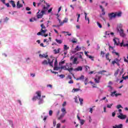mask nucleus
<instances>
[{"label":"nucleus","mask_w":128,"mask_h":128,"mask_svg":"<svg viewBox=\"0 0 128 128\" xmlns=\"http://www.w3.org/2000/svg\"><path fill=\"white\" fill-rule=\"evenodd\" d=\"M122 28V25L120 24L119 28H117V30L122 38H124L126 36V34H124V30Z\"/></svg>","instance_id":"f257e3e1"},{"label":"nucleus","mask_w":128,"mask_h":128,"mask_svg":"<svg viewBox=\"0 0 128 128\" xmlns=\"http://www.w3.org/2000/svg\"><path fill=\"white\" fill-rule=\"evenodd\" d=\"M100 8L102 10V14H100V18H102L104 20H106L104 18L102 17V16H104V14H106V12H104V8L102 5L100 6Z\"/></svg>","instance_id":"f03ea898"},{"label":"nucleus","mask_w":128,"mask_h":128,"mask_svg":"<svg viewBox=\"0 0 128 128\" xmlns=\"http://www.w3.org/2000/svg\"><path fill=\"white\" fill-rule=\"evenodd\" d=\"M40 26H41V32L43 33V34H46V32H48V30H46V26H44V24H40Z\"/></svg>","instance_id":"7ed1b4c3"},{"label":"nucleus","mask_w":128,"mask_h":128,"mask_svg":"<svg viewBox=\"0 0 128 128\" xmlns=\"http://www.w3.org/2000/svg\"><path fill=\"white\" fill-rule=\"evenodd\" d=\"M108 16L109 18V20H112V18H116V12H112L108 14Z\"/></svg>","instance_id":"20e7f679"},{"label":"nucleus","mask_w":128,"mask_h":128,"mask_svg":"<svg viewBox=\"0 0 128 128\" xmlns=\"http://www.w3.org/2000/svg\"><path fill=\"white\" fill-rule=\"evenodd\" d=\"M80 50H82V48L78 46H77L76 47L74 48V50L72 51V54H76V52H80Z\"/></svg>","instance_id":"39448f33"},{"label":"nucleus","mask_w":128,"mask_h":128,"mask_svg":"<svg viewBox=\"0 0 128 128\" xmlns=\"http://www.w3.org/2000/svg\"><path fill=\"white\" fill-rule=\"evenodd\" d=\"M120 114L118 116V118L120 120H126V115L123 114L122 113H120Z\"/></svg>","instance_id":"423d86ee"},{"label":"nucleus","mask_w":128,"mask_h":128,"mask_svg":"<svg viewBox=\"0 0 128 128\" xmlns=\"http://www.w3.org/2000/svg\"><path fill=\"white\" fill-rule=\"evenodd\" d=\"M45 12H44V10L41 11L40 14H37V18H42V16L44 14Z\"/></svg>","instance_id":"0eeeda50"},{"label":"nucleus","mask_w":128,"mask_h":128,"mask_svg":"<svg viewBox=\"0 0 128 128\" xmlns=\"http://www.w3.org/2000/svg\"><path fill=\"white\" fill-rule=\"evenodd\" d=\"M113 42H114V45L118 46V44H120V40L118 38H114Z\"/></svg>","instance_id":"6e6552de"},{"label":"nucleus","mask_w":128,"mask_h":128,"mask_svg":"<svg viewBox=\"0 0 128 128\" xmlns=\"http://www.w3.org/2000/svg\"><path fill=\"white\" fill-rule=\"evenodd\" d=\"M48 64H50V66H52V68H54V62L55 59H52V61H50V58H48Z\"/></svg>","instance_id":"1a4fd4ad"},{"label":"nucleus","mask_w":128,"mask_h":128,"mask_svg":"<svg viewBox=\"0 0 128 128\" xmlns=\"http://www.w3.org/2000/svg\"><path fill=\"white\" fill-rule=\"evenodd\" d=\"M48 64H50V66H52V68H54V62L55 59H52V61H50V58H48Z\"/></svg>","instance_id":"9d476101"},{"label":"nucleus","mask_w":128,"mask_h":128,"mask_svg":"<svg viewBox=\"0 0 128 128\" xmlns=\"http://www.w3.org/2000/svg\"><path fill=\"white\" fill-rule=\"evenodd\" d=\"M114 95L116 96H122V94H116V91L111 92L110 96H114Z\"/></svg>","instance_id":"9b49d317"},{"label":"nucleus","mask_w":128,"mask_h":128,"mask_svg":"<svg viewBox=\"0 0 128 128\" xmlns=\"http://www.w3.org/2000/svg\"><path fill=\"white\" fill-rule=\"evenodd\" d=\"M39 56L40 58H48V56L44 54H40Z\"/></svg>","instance_id":"f8f14e48"},{"label":"nucleus","mask_w":128,"mask_h":128,"mask_svg":"<svg viewBox=\"0 0 128 128\" xmlns=\"http://www.w3.org/2000/svg\"><path fill=\"white\" fill-rule=\"evenodd\" d=\"M82 67L79 66L74 70V72H82Z\"/></svg>","instance_id":"ddd939ff"},{"label":"nucleus","mask_w":128,"mask_h":128,"mask_svg":"<svg viewBox=\"0 0 128 128\" xmlns=\"http://www.w3.org/2000/svg\"><path fill=\"white\" fill-rule=\"evenodd\" d=\"M120 72V69L118 68L116 70L115 72L114 76L117 78V80H118V72Z\"/></svg>","instance_id":"4468645a"},{"label":"nucleus","mask_w":128,"mask_h":128,"mask_svg":"<svg viewBox=\"0 0 128 128\" xmlns=\"http://www.w3.org/2000/svg\"><path fill=\"white\" fill-rule=\"evenodd\" d=\"M36 94H37V96L38 98H42V92L38 91L36 92Z\"/></svg>","instance_id":"2eb2a0df"},{"label":"nucleus","mask_w":128,"mask_h":128,"mask_svg":"<svg viewBox=\"0 0 128 128\" xmlns=\"http://www.w3.org/2000/svg\"><path fill=\"white\" fill-rule=\"evenodd\" d=\"M122 124H120L119 125L113 126V128H122Z\"/></svg>","instance_id":"dca6fc26"},{"label":"nucleus","mask_w":128,"mask_h":128,"mask_svg":"<svg viewBox=\"0 0 128 128\" xmlns=\"http://www.w3.org/2000/svg\"><path fill=\"white\" fill-rule=\"evenodd\" d=\"M42 64L44 66H48V61L46 60H44L43 62H42Z\"/></svg>","instance_id":"f3484780"},{"label":"nucleus","mask_w":128,"mask_h":128,"mask_svg":"<svg viewBox=\"0 0 128 128\" xmlns=\"http://www.w3.org/2000/svg\"><path fill=\"white\" fill-rule=\"evenodd\" d=\"M16 4L17 8H22V4H20V1H18Z\"/></svg>","instance_id":"a211bd4d"},{"label":"nucleus","mask_w":128,"mask_h":128,"mask_svg":"<svg viewBox=\"0 0 128 128\" xmlns=\"http://www.w3.org/2000/svg\"><path fill=\"white\" fill-rule=\"evenodd\" d=\"M65 70H68V72H72V70H74V68H69L68 67V68H65Z\"/></svg>","instance_id":"6ab92c4d"},{"label":"nucleus","mask_w":128,"mask_h":128,"mask_svg":"<svg viewBox=\"0 0 128 128\" xmlns=\"http://www.w3.org/2000/svg\"><path fill=\"white\" fill-rule=\"evenodd\" d=\"M80 54H84V52H82L76 53V54H77V56H78L79 58H81V60H82V56Z\"/></svg>","instance_id":"aec40b11"},{"label":"nucleus","mask_w":128,"mask_h":128,"mask_svg":"<svg viewBox=\"0 0 128 128\" xmlns=\"http://www.w3.org/2000/svg\"><path fill=\"white\" fill-rule=\"evenodd\" d=\"M60 48H58V50L54 49V54H60Z\"/></svg>","instance_id":"412c9836"},{"label":"nucleus","mask_w":128,"mask_h":128,"mask_svg":"<svg viewBox=\"0 0 128 128\" xmlns=\"http://www.w3.org/2000/svg\"><path fill=\"white\" fill-rule=\"evenodd\" d=\"M84 14H85V20H88V24H90V18H86V16H88V14H86V12H84Z\"/></svg>","instance_id":"4be33fe9"},{"label":"nucleus","mask_w":128,"mask_h":128,"mask_svg":"<svg viewBox=\"0 0 128 128\" xmlns=\"http://www.w3.org/2000/svg\"><path fill=\"white\" fill-rule=\"evenodd\" d=\"M10 4H11L12 6V8H16V4L14 3V0H10Z\"/></svg>","instance_id":"5701e85b"},{"label":"nucleus","mask_w":128,"mask_h":128,"mask_svg":"<svg viewBox=\"0 0 128 128\" xmlns=\"http://www.w3.org/2000/svg\"><path fill=\"white\" fill-rule=\"evenodd\" d=\"M115 14H116V16H118V18H120V16H122V12H116Z\"/></svg>","instance_id":"b1692460"},{"label":"nucleus","mask_w":128,"mask_h":128,"mask_svg":"<svg viewBox=\"0 0 128 128\" xmlns=\"http://www.w3.org/2000/svg\"><path fill=\"white\" fill-rule=\"evenodd\" d=\"M104 72H106V71L103 70L98 72V74H103V76H104Z\"/></svg>","instance_id":"393cba45"},{"label":"nucleus","mask_w":128,"mask_h":128,"mask_svg":"<svg viewBox=\"0 0 128 128\" xmlns=\"http://www.w3.org/2000/svg\"><path fill=\"white\" fill-rule=\"evenodd\" d=\"M106 58L110 62V53L108 52L106 54Z\"/></svg>","instance_id":"a878e982"},{"label":"nucleus","mask_w":128,"mask_h":128,"mask_svg":"<svg viewBox=\"0 0 128 128\" xmlns=\"http://www.w3.org/2000/svg\"><path fill=\"white\" fill-rule=\"evenodd\" d=\"M66 114H61L60 116L58 118V120H62V118H64V116Z\"/></svg>","instance_id":"bb28decb"},{"label":"nucleus","mask_w":128,"mask_h":128,"mask_svg":"<svg viewBox=\"0 0 128 128\" xmlns=\"http://www.w3.org/2000/svg\"><path fill=\"white\" fill-rule=\"evenodd\" d=\"M61 112H62V114H66V108H62L61 110Z\"/></svg>","instance_id":"cd10ccee"},{"label":"nucleus","mask_w":128,"mask_h":128,"mask_svg":"<svg viewBox=\"0 0 128 128\" xmlns=\"http://www.w3.org/2000/svg\"><path fill=\"white\" fill-rule=\"evenodd\" d=\"M56 42L60 44L62 43V41L60 40L56 39Z\"/></svg>","instance_id":"c85d7f7f"},{"label":"nucleus","mask_w":128,"mask_h":128,"mask_svg":"<svg viewBox=\"0 0 128 128\" xmlns=\"http://www.w3.org/2000/svg\"><path fill=\"white\" fill-rule=\"evenodd\" d=\"M76 62H78V58H74L72 62L73 64H77Z\"/></svg>","instance_id":"c756f323"},{"label":"nucleus","mask_w":128,"mask_h":128,"mask_svg":"<svg viewBox=\"0 0 128 128\" xmlns=\"http://www.w3.org/2000/svg\"><path fill=\"white\" fill-rule=\"evenodd\" d=\"M78 98H79V100L80 102V106H82V102H84V99L82 98H80L78 97Z\"/></svg>","instance_id":"7c9ffc66"},{"label":"nucleus","mask_w":128,"mask_h":128,"mask_svg":"<svg viewBox=\"0 0 128 128\" xmlns=\"http://www.w3.org/2000/svg\"><path fill=\"white\" fill-rule=\"evenodd\" d=\"M54 62V66H58V59L56 58Z\"/></svg>","instance_id":"2f4dec72"},{"label":"nucleus","mask_w":128,"mask_h":128,"mask_svg":"<svg viewBox=\"0 0 128 128\" xmlns=\"http://www.w3.org/2000/svg\"><path fill=\"white\" fill-rule=\"evenodd\" d=\"M60 68V67H58V66H54V70H58Z\"/></svg>","instance_id":"473e14b6"},{"label":"nucleus","mask_w":128,"mask_h":128,"mask_svg":"<svg viewBox=\"0 0 128 128\" xmlns=\"http://www.w3.org/2000/svg\"><path fill=\"white\" fill-rule=\"evenodd\" d=\"M42 34H44V33H43L42 30H40V32L37 33V36H44Z\"/></svg>","instance_id":"72a5a7b5"},{"label":"nucleus","mask_w":128,"mask_h":128,"mask_svg":"<svg viewBox=\"0 0 128 128\" xmlns=\"http://www.w3.org/2000/svg\"><path fill=\"white\" fill-rule=\"evenodd\" d=\"M40 101L38 102V104H42L43 100L41 98H38V99Z\"/></svg>","instance_id":"f704fd0d"},{"label":"nucleus","mask_w":128,"mask_h":128,"mask_svg":"<svg viewBox=\"0 0 128 128\" xmlns=\"http://www.w3.org/2000/svg\"><path fill=\"white\" fill-rule=\"evenodd\" d=\"M96 24H97V26H99V28H102V24H100L98 22H96Z\"/></svg>","instance_id":"c9c22d12"},{"label":"nucleus","mask_w":128,"mask_h":128,"mask_svg":"<svg viewBox=\"0 0 128 128\" xmlns=\"http://www.w3.org/2000/svg\"><path fill=\"white\" fill-rule=\"evenodd\" d=\"M84 68H85L86 72H88V70H90V66H85Z\"/></svg>","instance_id":"e433bc0d"},{"label":"nucleus","mask_w":128,"mask_h":128,"mask_svg":"<svg viewBox=\"0 0 128 128\" xmlns=\"http://www.w3.org/2000/svg\"><path fill=\"white\" fill-rule=\"evenodd\" d=\"M64 50H68L70 49V47H68V46L66 45H64Z\"/></svg>","instance_id":"4c0bfd02"},{"label":"nucleus","mask_w":128,"mask_h":128,"mask_svg":"<svg viewBox=\"0 0 128 128\" xmlns=\"http://www.w3.org/2000/svg\"><path fill=\"white\" fill-rule=\"evenodd\" d=\"M32 100L34 101L36 100H38V96H34Z\"/></svg>","instance_id":"58836bf2"},{"label":"nucleus","mask_w":128,"mask_h":128,"mask_svg":"<svg viewBox=\"0 0 128 128\" xmlns=\"http://www.w3.org/2000/svg\"><path fill=\"white\" fill-rule=\"evenodd\" d=\"M84 82V84L86 86V84H88V78H86Z\"/></svg>","instance_id":"ea45409f"},{"label":"nucleus","mask_w":128,"mask_h":128,"mask_svg":"<svg viewBox=\"0 0 128 128\" xmlns=\"http://www.w3.org/2000/svg\"><path fill=\"white\" fill-rule=\"evenodd\" d=\"M74 100H75V102H76V104H78V97H75L74 98Z\"/></svg>","instance_id":"a19ab883"},{"label":"nucleus","mask_w":128,"mask_h":128,"mask_svg":"<svg viewBox=\"0 0 128 128\" xmlns=\"http://www.w3.org/2000/svg\"><path fill=\"white\" fill-rule=\"evenodd\" d=\"M94 82L96 84H100V80L96 78L94 79Z\"/></svg>","instance_id":"79ce46f5"},{"label":"nucleus","mask_w":128,"mask_h":128,"mask_svg":"<svg viewBox=\"0 0 128 128\" xmlns=\"http://www.w3.org/2000/svg\"><path fill=\"white\" fill-rule=\"evenodd\" d=\"M60 24L58 25V26H62L64 25V21L62 22H60Z\"/></svg>","instance_id":"37998d69"},{"label":"nucleus","mask_w":128,"mask_h":128,"mask_svg":"<svg viewBox=\"0 0 128 128\" xmlns=\"http://www.w3.org/2000/svg\"><path fill=\"white\" fill-rule=\"evenodd\" d=\"M120 108H122V105H120V104H118V105L116 106V108H118V110L120 109Z\"/></svg>","instance_id":"c03bdc74"},{"label":"nucleus","mask_w":128,"mask_h":128,"mask_svg":"<svg viewBox=\"0 0 128 128\" xmlns=\"http://www.w3.org/2000/svg\"><path fill=\"white\" fill-rule=\"evenodd\" d=\"M124 75H122V78H123V80H126V78L128 79V75L127 76H124Z\"/></svg>","instance_id":"a18cd8bd"},{"label":"nucleus","mask_w":128,"mask_h":128,"mask_svg":"<svg viewBox=\"0 0 128 128\" xmlns=\"http://www.w3.org/2000/svg\"><path fill=\"white\" fill-rule=\"evenodd\" d=\"M68 18H64V20H63V22L64 23L68 22Z\"/></svg>","instance_id":"49530a36"},{"label":"nucleus","mask_w":128,"mask_h":128,"mask_svg":"<svg viewBox=\"0 0 128 128\" xmlns=\"http://www.w3.org/2000/svg\"><path fill=\"white\" fill-rule=\"evenodd\" d=\"M112 104H107V108H112Z\"/></svg>","instance_id":"de8ad7c7"},{"label":"nucleus","mask_w":128,"mask_h":128,"mask_svg":"<svg viewBox=\"0 0 128 128\" xmlns=\"http://www.w3.org/2000/svg\"><path fill=\"white\" fill-rule=\"evenodd\" d=\"M100 54L102 56V58H104V52L101 51Z\"/></svg>","instance_id":"09e8293b"},{"label":"nucleus","mask_w":128,"mask_h":128,"mask_svg":"<svg viewBox=\"0 0 128 128\" xmlns=\"http://www.w3.org/2000/svg\"><path fill=\"white\" fill-rule=\"evenodd\" d=\"M73 90H74V92H78L79 90H80V88H74Z\"/></svg>","instance_id":"8fccbe9b"},{"label":"nucleus","mask_w":128,"mask_h":128,"mask_svg":"<svg viewBox=\"0 0 128 128\" xmlns=\"http://www.w3.org/2000/svg\"><path fill=\"white\" fill-rule=\"evenodd\" d=\"M49 116H52V110H50L49 111Z\"/></svg>","instance_id":"3c124183"},{"label":"nucleus","mask_w":128,"mask_h":128,"mask_svg":"<svg viewBox=\"0 0 128 128\" xmlns=\"http://www.w3.org/2000/svg\"><path fill=\"white\" fill-rule=\"evenodd\" d=\"M112 53L115 54H116V56H120V54H118V52H113Z\"/></svg>","instance_id":"603ef678"},{"label":"nucleus","mask_w":128,"mask_h":128,"mask_svg":"<svg viewBox=\"0 0 128 128\" xmlns=\"http://www.w3.org/2000/svg\"><path fill=\"white\" fill-rule=\"evenodd\" d=\"M64 64V60L62 61L61 62H59V66H62V64Z\"/></svg>","instance_id":"864d4df0"},{"label":"nucleus","mask_w":128,"mask_h":128,"mask_svg":"<svg viewBox=\"0 0 128 128\" xmlns=\"http://www.w3.org/2000/svg\"><path fill=\"white\" fill-rule=\"evenodd\" d=\"M53 124H54V126H56V120H54L53 121Z\"/></svg>","instance_id":"5fc2aeb1"},{"label":"nucleus","mask_w":128,"mask_h":128,"mask_svg":"<svg viewBox=\"0 0 128 128\" xmlns=\"http://www.w3.org/2000/svg\"><path fill=\"white\" fill-rule=\"evenodd\" d=\"M115 64H118V62H116L115 60H113V61L112 62V64L113 65H114Z\"/></svg>","instance_id":"6e6d98bb"},{"label":"nucleus","mask_w":128,"mask_h":128,"mask_svg":"<svg viewBox=\"0 0 128 128\" xmlns=\"http://www.w3.org/2000/svg\"><path fill=\"white\" fill-rule=\"evenodd\" d=\"M66 68H66V66H62L60 67L61 70H66Z\"/></svg>","instance_id":"4d7b16f0"},{"label":"nucleus","mask_w":128,"mask_h":128,"mask_svg":"<svg viewBox=\"0 0 128 128\" xmlns=\"http://www.w3.org/2000/svg\"><path fill=\"white\" fill-rule=\"evenodd\" d=\"M59 76L60 78H64V74H60V75H59Z\"/></svg>","instance_id":"13d9d810"},{"label":"nucleus","mask_w":128,"mask_h":128,"mask_svg":"<svg viewBox=\"0 0 128 128\" xmlns=\"http://www.w3.org/2000/svg\"><path fill=\"white\" fill-rule=\"evenodd\" d=\"M84 124V120H80V124H81V126H82V124Z\"/></svg>","instance_id":"bf43d9fd"},{"label":"nucleus","mask_w":128,"mask_h":128,"mask_svg":"<svg viewBox=\"0 0 128 128\" xmlns=\"http://www.w3.org/2000/svg\"><path fill=\"white\" fill-rule=\"evenodd\" d=\"M124 74V69H122V70L120 72V76H122Z\"/></svg>","instance_id":"052dcab7"},{"label":"nucleus","mask_w":128,"mask_h":128,"mask_svg":"<svg viewBox=\"0 0 128 128\" xmlns=\"http://www.w3.org/2000/svg\"><path fill=\"white\" fill-rule=\"evenodd\" d=\"M102 78V76H96L97 80H100V78Z\"/></svg>","instance_id":"680f3d73"},{"label":"nucleus","mask_w":128,"mask_h":128,"mask_svg":"<svg viewBox=\"0 0 128 128\" xmlns=\"http://www.w3.org/2000/svg\"><path fill=\"white\" fill-rule=\"evenodd\" d=\"M88 58H91L92 60H94V58H92V56L90 55H88Z\"/></svg>","instance_id":"e2e57ef3"},{"label":"nucleus","mask_w":128,"mask_h":128,"mask_svg":"<svg viewBox=\"0 0 128 128\" xmlns=\"http://www.w3.org/2000/svg\"><path fill=\"white\" fill-rule=\"evenodd\" d=\"M56 128H60V124H56Z\"/></svg>","instance_id":"0e129e2a"},{"label":"nucleus","mask_w":128,"mask_h":128,"mask_svg":"<svg viewBox=\"0 0 128 128\" xmlns=\"http://www.w3.org/2000/svg\"><path fill=\"white\" fill-rule=\"evenodd\" d=\"M84 76H81L80 77V80H84Z\"/></svg>","instance_id":"69168bd1"},{"label":"nucleus","mask_w":128,"mask_h":128,"mask_svg":"<svg viewBox=\"0 0 128 128\" xmlns=\"http://www.w3.org/2000/svg\"><path fill=\"white\" fill-rule=\"evenodd\" d=\"M68 84H74V80H70L68 82Z\"/></svg>","instance_id":"338daca9"},{"label":"nucleus","mask_w":128,"mask_h":128,"mask_svg":"<svg viewBox=\"0 0 128 128\" xmlns=\"http://www.w3.org/2000/svg\"><path fill=\"white\" fill-rule=\"evenodd\" d=\"M123 46H124V47L126 46V48H128V44H124Z\"/></svg>","instance_id":"774afa93"}]
</instances>
